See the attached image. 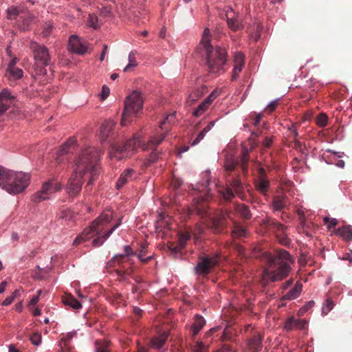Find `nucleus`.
<instances>
[{
    "label": "nucleus",
    "mask_w": 352,
    "mask_h": 352,
    "mask_svg": "<svg viewBox=\"0 0 352 352\" xmlns=\"http://www.w3.org/2000/svg\"><path fill=\"white\" fill-rule=\"evenodd\" d=\"M254 256L259 257L265 264L262 273L261 283L266 285L270 282L280 281L288 276L294 263V259L285 250H279L274 255L267 252H261Z\"/></svg>",
    "instance_id": "nucleus-1"
},
{
    "label": "nucleus",
    "mask_w": 352,
    "mask_h": 352,
    "mask_svg": "<svg viewBox=\"0 0 352 352\" xmlns=\"http://www.w3.org/2000/svg\"><path fill=\"white\" fill-rule=\"evenodd\" d=\"M113 217V212L111 209L104 210L102 214L91 223L90 226L84 229L83 232L75 239L73 243L74 245H78L89 240L96 235H101L100 237H98L92 241V244L94 247L100 246L121 224V219H118L117 223L109 230L104 232L108 224L112 221Z\"/></svg>",
    "instance_id": "nucleus-2"
},
{
    "label": "nucleus",
    "mask_w": 352,
    "mask_h": 352,
    "mask_svg": "<svg viewBox=\"0 0 352 352\" xmlns=\"http://www.w3.org/2000/svg\"><path fill=\"white\" fill-rule=\"evenodd\" d=\"M166 135V133L161 134L155 133L150 137L146 144H143L141 139L136 136L128 140L123 145L113 144L111 145V150L109 151V157L111 159L114 158L117 160H120L129 157L131 152L135 151L141 146L143 150L153 149L162 142L165 139Z\"/></svg>",
    "instance_id": "nucleus-3"
},
{
    "label": "nucleus",
    "mask_w": 352,
    "mask_h": 352,
    "mask_svg": "<svg viewBox=\"0 0 352 352\" xmlns=\"http://www.w3.org/2000/svg\"><path fill=\"white\" fill-rule=\"evenodd\" d=\"M100 156L101 152L99 149L93 146H87L81 151L76 160L75 171L79 173L80 175L85 173L91 175V178L86 186L87 190L100 174Z\"/></svg>",
    "instance_id": "nucleus-4"
},
{
    "label": "nucleus",
    "mask_w": 352,
    "mask_h": 352,
    "mask_svg": "<svg viewBox=\"0 0 352 352\" xmlns=\"http://www.w3.org/2000/svg\"><path fill=\"white\" fill-rule=\"evenodd\" d=\"M209 34L210 30L206 28L201 39V43L206 51L208 71L214 74L223 73L227 63V52L225 48L219 46L213 47L210 44Z\"/></svg>",
    "instance_id": "nucleus-5"
},
{
    "label": "nucleus",
    "mask_w": 352,
    "mask_h": 352,
    "mask_svg": "<svg viewBox=\"0 0 352 352\" xmlns=\"http://www.w3.org/2000/svg\"><path fill=\"white\" fill-rule=\"evenodd\" d=\"M29 180L28 174L6 170L0 166V187L10 194L22 192L28 186Z\"/></svg>",
    "instance_id": "nucleus-6"
},
{
    "label": "nucleus",
    "mask_w": 352,
    "mask_h": 352,
    "mask_svg": "<svg viewBox=\"0 0 352 352\" xmlns=\"http://www.w3.org/2000/svg\"><path fill=\"white\" fill-rule=\"evenodd\" d=\"M218 194L221 199L227 202L231 201L235 195L243 199L244 186L239 177L236 176L228 180L226 187L218 189Z\"/></svg>",
    "instance_id": "nucleus-7"
},
{
    "label": "nucleus",
    "mask_w": 352,
    "mask_h": 352,
    "mask_svg": "<svg viewBox=\"0 0 352 352\" xmlns=\"http://www.w3.org/2000/svg\"><path fill=\"white\" fill-rule=\"evenodd\" d=\"M143 107V98L142 93L138 91H133L126 98L124 109L122 113V125H125L128 118L137 116Z\"/></svg>",
    "instance_id": "nucleus-8"
},
{
    "label": "nucleus",
    "mask_w": 352,
    "mask_h": 352,
    "mask_svg": "<svg viewBox=\"0 0 352 352\" xmlns=\"http://www.w3.org/2000/svg\"><path fill=\"white\" fill-rule=\"evenodd\" d=\"M30 47L34 54L37 73L45 75L46 74L45 67L49 65L51 61V56L48 49L45 45H40L34 41L30 43Z\"/></svg>",
    "instance_id": "nucleus-9"
},
{
    "label": "nucleus",
    "mask_w": 352,
    "mask_h": 352,
    "mask_svg": "<svg viewBox=\"0 0 352 352\" xmlns=\"http://www.w3.org/2000/svg\"><path fill=\"white\" fill-rule=\"evenodd\" d=\"M130 256H136L137 252H134L132 248L129 245L124 246V254H119L115 256L111 262L118 263V264L121 267V270H117V274L121 277L123 278L124 274H130L132 270H131V266L133 264V262L131 258L129 257Z\"/></svg>",
    "instance_id": "nucleus-10"
},
{
    "label": "nucleus",
    "mask_w": 352,
    "mask_h": 352,
    "mask_svg": "<svg viewBox=\"0 0 352 352\" xmlns=\"http://www.w3.org/2000/svg\"><path fill=\"white\" fill-rule=\"evenodd\" d=\"M62 188L61 184L54 178L50 179L44 182L41 189L32 196V200L34 202H41L43 200L48 199L50 195L60 190Z\"/></svg>",
    "instance_id": "nucleus-11"
},
{
    "label": "nucleus",
    "mask_w": 352,
    "mask_h": 352,
    "mask_svg": "<svg viewBox=\"0 0 352 352\" xmlns=\"http://www.w3.org/2000/svg\"><path fill=\"white\" fill-rule=\"evenodd\" d=\"M219 258L218 255H204L199 257L195 267V272L198 276H205L210 274L218 265Z\"/></svg>",
    "instance_id": "nucleus-12"
},
{
    "label": "nucleus",
    "mask_w": 352,
    "mask_h": 352,
    "mask_svg": "<svg viewBox=\"0 0 352 352\" xmlns=\"http://www.w3.org/2000/svg\"><path fill=\"white\" fill-rule=\"evenodd\" d=\"M227 219L232 220L230 212L219 211L211 217L208 226L214 233H221L227 227Z\"/></svg>",
    "instance_id": "nucleus-13"
},
{
    "label": "nucleus",
    "mask_w": 352,
    "mask_h": 352,
    "mask_svg": "<svg viewBox=\"0 0 352 352\" xmlns=\"http://www.w3.org/2000/svg\"><path fill=\"white\" fill-rule=\"evenodd\" d=\"M82 183V175L74 170L65 188L69 197H76L81 191Z\"/></svg>",
    "instance_id": "nucleus-14"
},
{
    "label": "nucleus",
    "mask_w": 352,
    "mask_h": 352,
    "mask_svg": "<svg viewBox=\"0 0 352 352\" xmlns=\"http://www.w3.org/2000/svg\"><path fill=\"white\" fill-rule=\"evenodd\" d=\"M268 226L274 229L277 233L276 236L279 243L285 246H287L290 244V239L287 237L285 234L287 227L280 223L276 219H269Z\"/></svg>",
    "instance_id": "nucleus-15"
},
{
    "label": "nucleus",
    "mask_w": 352,
    "mask_h": 352,
    "mask_svg": "<svg viewBox=\"0 0 352 352\" xmlns=\"http://www.w3.org/2000/svg\"><path fill=\"white\" fill-rule=\"evenodd\" d=\"M68 50L77 54H85L87 52V42L76 35H72L69 39Z\"/></svg>",
    "instance_id": "nucleus-16"
},
{
    "label": "nucleus",
    "mask_w": 352,
    "mask_h": 352,
    "mask_svg": "<svg viewBox=\"0 0 352 352\" xmlns=\"http://www.w3.org/2000/svg\"><path fill=\"white\" fill-rule=\"evenodd\" d=\"M16 98L8 89H3L0 93V115L4 113L9 108L16 104Z\"/></svg>",
    "instance_id": "nucleus-17"
},
{
    "label": "nucleus",
    "mask_w": 352,
    "mask_h": 352,
    "mask_svg": "<svg viewBox=\"0 0 352 352\" xmlns=\"http://www.w3.org/2000/svg\"><path fill=\"white\" fill-rule=\"evenodd\" d=\"M76 144V140L74 138H70L64 144H63L57 153L56 163L60 164L64 162L63 157L68 153L72 152Z\"/></svg>",
    "instance_id": "nucleus-18"
},
{
    "label": "nucleus",
    "mask_w": 352,
    "mask_h": 352,
    "mask_svg": "<svg viewBox=\"0 0 352 352\" xmlns=\"http://www.w3.org/2000/svg\"><path fill=\"white\" fill-rule=\"evenodd\" d=\"M255 190L263 195L267 197L270 190V183L267 177H258L254 182Z\"/></svg>",
    "instance_id": "nucleus-19"
},
{
    "label": "nucleus",
    "mask_w": 352,
    "mask_h": 352,
    "mask_svg": "<svg viewBox=\"0 0 352 352\" xmlns=\"http://www.w3.org/2000/svg\"><path fill=\"white\" fill-rule=\"evenodd\" d=\"M306 325L307 322L305 320L290 317L285 322L284 328L287 331H292L294 329H303Z\"/></svg>",
    "instance_id": "nucleus-20"
},
{
    "label": "nucleus",
    "mask_w": 352,
    "mask_h": 352,
    "mask_svg": "<svg viewBox=\"0 0 352 352\" xmlns=\"http://www.w3.org/2000/svg\"><path fill=\"white\" fill-rule=\"evenodd\" d=\"M302 283L300 281H298L292 289L282 296L281 299L287 300H294L299 296L302 292Z\"/></svg>",
    "instance_id": "nucleus-21"
},
{
    "label": "nucleus",
    "mask_w": 352,
    "mask_h": 352,
    "mask_svg": "<svg viewBox=\"0 0 352 352\" xmlns=\"http://www.w3.org/2000/svg\"><path fill=\"white\" fill-rule=\"evenodd\" d=\"M115 126V123L112 120L104 121L100 128V135L102 141H105L111 135Z\"/></svg>",
    "instance_id": "nucleus-22"
},
{
    "label": "nucleus",
    "mask_w": 352,
    "mask_h": 352,
    "mask_svg": "<svg viewBox=\"0 0 352 352\" xmlns=\"http://www.w3.org/2000/svg\"><path fill=\"white\" fill-rule=\"evenodd\" d=\"M134 173V170L133 169H126L125 170L118 178L116 182V188L118 190L121 189L126 183L129 182V180H131L133 178V175Z\"/></svg>",
    "instance_id": "nucleus-23"
},
{
    "label": "nucleus",
    "mask_w": 352,
    "mask_h": 352,
    "mask_svg": "<svg viewBox=\"0 0 352 352\" xmlns=\"http://www.w3.org/2000/svg\"><path fill=\"white\" fill-rule=\"evenodd\" d=\"M207 92V88L206 86L196 89L191 94H189L186 100V104L189 106L193 104V103L198 99L201 98Z\"/></svg>",
    "instance_id": "nucleus-24"
},
{
    "label": "nucleus",
    "mask_w": 352,
    "mask_h": 352,
    "mask_svg": "<svg viewBox=\"0 0 352 352\" xmlns=\"http://www.w3.org/2000/svg\"><path fill=\"white\" fill-rule=\"evenodd\" d=\"M263 338L261 335L256 334L252 336L248 341V347L252 352H259L262 349Z\"/></svg>",
    "instance_id": "nucleus-25"
},
{
    "label": "nucleus",
    "mask_w": 352,
    "mask_h": 352,
    "mask_svg": "<svg viewBox=\"0 0 352 352\" xmlns=\"http://www.w3.org/2000/svg\"><path fill=\"white\" fill-rule=\"evenodd\" d=\"M195 321L192 324L191 329L192 331V337H195L199 331L204 327L206 324V320L203 316L201 315L197 314L195 316Z\"/></svg>",
    "instance_id": "nucleus-26"
},
{
    "label": "nucleus",
    "mask_w": 352,
    "mask_h": 352,
    "mask_svg": "<svg viewBox=\"0 0 352 352\" xmlns=\"http://www.w3.org/2000/svg\"><path fill=\"white\" fill-rule=\"evenodd\" d=\"M336 234L342 238L346 241L352 240V226L350 225L339 228L336 231Z\"/></svg>",
    "instance_id": "nucleus-27"
},
{
    "label": "nucleus",
    "mask_w": 352,
    "mask_h": 352,
    "mask_svg": "<svg viewBox=\"0 0 352 352\" xmlns=\"http://www.w3.org/2000/svg\"><path fill=\"white\" fill-rule=\"evenodd\" d=\"M235 211L240 214V216L245 219H250L252 217V214L250 210L249 206H246L243 204H236L234 207Z\"/></svg>",
    "instance_id": "nucleus-28"
},
{
    "label": "nucleus",
    "mask_w": 352,
    "mask_h": 352,
    "mask_svg": "<svg viewBox=\"0 0 352 352\" xmlns=\"http://www.w3.org/2000/svg\"><path fill=\"white\" fill-rule=\"evenodd\" d=\"M110 341L98 339L95 341V352H110Z\"/></svg>",
    "instance_id": "nucleus-29"
},
{
    "label": "nucleus",
    "mask_w": 352,
    "mask_h": 352,
    "mask_svg": "<svg viewBox=\"0 0 352 352\" xmlns=\"http://www.w3.org/2000/svg\"><path fill=\"white\" fill-rule=\"evenodd\" d=\"M287 204L285 195L276 196L272 200V206L275 210H280L283 209Z\"/></svg>",
    "instance_id": "nucleus-30"
},
{
    "label": "nucleus",
    "mask_w": 352,
    "mask_h": 352,
    "mask_svg": "<svg viewBox=\"0 0 352 352\" xmlns=\"http://www.w3.org/2000/svg\"><path fill=\"white\" fill-rule=\"evenodd\" d=\"M63 302L65 305H69L75 309H78L82 307L80 302L72 295H65L63 298Z\"/></svg>",
    "instance_id": "nucleus-31"
},
{
    "label": "nucleus",
    "mask_w": 352,
    "mask_h": 352,
    "mask_svg": "<svg viewBox=\"0 0 352 352\" xmlns=\"http://www.w3.org/2000/svg\"><path fill=\"white\" fill-rule=\"evenodd\" d=\"M214 122L211 121L208 123V124L204 128V129L197 135V138L192 141V145L195 146L201 140L204 139L206 134L211 130V129L214 126Z\"/></svg>",
    "instance_id": "nucleus-32"
},
{
    "label": "nucleus",
    "mask_w": 352,
    "mask_h": 352,
    "mask_svg": "<svg viewBox=\"0 0 352 352\" xmlns=\"http://www.w3.org/2000/svg\"><path fill=\"white\" fill-rule=\"evenodd\" d=\"M7 71L9 75L14 79H19L23 77V70L14 66V63L9 64Z\"/></svg>",
    "instance_id": "nucleus-33"
},
{
    "label": "nucleus",
    "mask_w": 352,
    "mask_h": 352,
    "mask_svg": "<svg viewBox=\"0 0 352 352\" xmlns=\"http://www.w3.org/2000/svg\"><path fill=\"white\" fill-rule=\"evenodd\" d=\"M234 226L232 230V236L234 238L243 237L247 235V230L234 221Z\"/></svg>",
    "instance_id": "nucleus-34"
},
{
    "label": "nucleus",
    "mask_w": 352,
    "mask_h": 352,
    "mask_svg": "<svg viewBox=\"0 0 352 352\" xmlns=\"http://www.w3.org/2000/svg\"><path fill=\"white\" fill-rule=\"evenodd\" d=\"M249 162V150L243 148L241 157V168L243 174L248 172V164Z\"/></svg>",
    "instance_id": "nucleus-35"
},
{
    "label": "nucleus",
    "mask_w": 352,
    "mask_h": 352,
    "mask_svg": "<svg viewBox=\"0 0 352 352\" xmlns=\"http://www.w3.org/2000/svg\"><path fill=\"white\" fill-rule=\"evenodd\" d=\"M136 52L133 51L131 52L129 54V63L124 67V72H127L131 70V68L135 67L138 65V63L136 60L135 58Z\"/></svg>",
    "instance_id": "nucleus-36"
},
{
    "label": "nucleus",
    "mask_w": 352,
    "mask_h": 352,
    "mask_svg": "<svg viewBox=\"0 0 352 352\" xmlns=\"http://www.w3.org/2000/svg\"><path fill=\"white\" fill-rule=\"evenodd\" d=\"M238 164V162L233 157H227L224 162V168L227 172H232Z\"/></svg>",
    "instance_id": "nucleus-37"
},
{
    "label": "nucleus",
    "mask_w": 352,
    "mask_h": 352,
    "mask_svg": "<svg viewBox=\"0 0 352 352\" xmlns=\"http://www.w3.org/2000/svg\"><path fill=\"white\" fill-rule=\"evenodd\" d=\"M195 210L197 213L201 217H206L208 214V206L206 203L204 201L196 204Z\"/></svg>",
    "instance_id": "nucleus-38"
},
{
    "label": "nucleus",
    "mask_w": 352,
    "mask_h": 352,
    "mask_svg": "<svg viewBox=\"0 0 352 352\" xmlns=\"http://www.w3.org/2000/svg\"><path fill=\"white\" fill-rule=\"evenodd\" d=\"M228 27L233 31L236 32L243 28L241 22L235 19L228 18L227 20Z\"/></svg>",
    "instance_id": "nucleus-39"
},
{
    "label": "nucleus",
    "mask_w": 352,
    "mask_h": 352,
    "mask_svg": "<svg viewBox=\"0 0 352 352\" xmlns=\"http://www.w3.org/2000/svg\"><path fill=\"white\" fill-rule=\"evenodd\" d=\"M209 108V106L202 101L198 107L193 111L192 115L195 117H200L202 116Z\"/></svg>",
    "instance_id": "nucleus-40"
},
{
    "label": "nucleus",
    "mask_w": 352,
    "mask_h": 352,
    "mask_svg": "<svg viewBox=\"0 0 352 352\" xmlns=\"http://www.w3.org/2000/svg\"><path fill=\"white\" fill-rule=\"evenodd\" d=\"M245 56L241 52H236L234 58V66L243 67Z\"/></svg>",
    "instance_id": "nucleus-41"
},
{
    "label": "nucleus",
    "mask_w": 352,
    "mask_h": 352,
    "mask_svg": "<svg viewBox=\"0 0 352 352\" xmlns=\"http://www.w3.org/2000/svg\"><path fill=\"white\" fill-rule=\"evenodd\" d=\"M47 273V271L41 269L39 266H36L32 273V276L34 278L36 279H43L45 278V274Z\"/></svg>",
    "instance_id": "nucleus-42"
},
{
    "label": "nucleus",
    "mask_w": 352,
    "mask_h": 352,
    "mask_svg": "<svg viewBox=\"0 0 352 352\" xmlns=\"http://www.w3.org/2000/svg\"><path fill=\"white\" fill-rule=\"evenodd\" d=\"M146 246L145 245H142L141 248L140 249L139 253H137V257L142 263H147L148 261H150L152 258L151 256H149L146 258H144V256L146 255Z\"/></svg>",
    "instance_id": "nucleus-43"
},
{
    "label": "nucleus",
    "mask_w": 352,
    "mask_h": 352,
    "mask_svg": "<svg viewBox=\"0 0 352 352\" xmlns=\"http://www.w3.org/2000/svg\"><path fill=\"white\" fill-rule=\"evenodd\" d=\"M54 29V24L51 21H47L45 23L43 26V30L42 31V34L45 37H47L50 35L52 30Z\"/></svg>",
    "instance_id": "nucleus-44"
},
{
    "label": "nucleus",
    "mask_w": 352,
    "mask_h": 352,
    "mask_svg": "<svg viewBox=\"0 0 352 352\" xmlns=\"http://www.w3.org/2000/svg\"><path fill=\"white\" fill-rule=\"evenodd\" d=\"M87 24L94 29H97L99 27L98 16L95 14H89Z\"/></svg>",
    "instance_id": "nucleus-45"
},
{
    "label": "nucleus",
    "mask_w": 352,
    "mask_h": 352,
    "mask_svg": "<svg viewBox=\"0 0 352 352\" xmlns=\"http://www.w3.org/2000/svg\"><path fill=\"white\" fill-rule=\"evenodd\" d=\"M160 159V154L156 150H154L146 160V165L150 166L151 164L156 162Z\"/></svg>",
    "instance_id": "nucleus-46"
},
{
    "label": "nucleus",
    "mask_w": 352,
    "mask_h": 352,
    "mask_svg": "<svg viewBox=\"0 0 352 352\" xmlns=\"http://www.w3.org/2000/svg\"><path fill=\"white\" fill-rule=\"evenodd\" d=\"M334 306L333 300L331 299H327L322 306V313L324 315L327 314Z\"/></svg>",
    "instance_id": "nucleus-47"
},
{
    "label": "nucleus",
    "mask_w": 352,
    "mask_h": 352,
    "mask_svg": "<svg viewBox=\"0 0 352 352\" xmlns=\"http://www.w3.org/2000/svg\"><path fill=\"white\" fill-rule=\"evenodd\" d=\"M328 118L325 113H320L316 118V124L320 127H324L327 124Z\"/></svg>",
    "instance_id": "nucleus-48"
},
{
    "label": "nucleus",
    "mask_w": 352,
    "mask_h": 352,
    "mask_svg": "<svg viewBox=\"0 0 352 352\" xmlns=\"http://www.w3.org/2000/svg\"><path fill=\"white\" fill-rule=\"evenodd\" d=\"M19 14V11L15 7H11L7 10V17L10 20L16 19Z\"/></svg>",
    "instance_id": "nucleus-49"
},
{
    "label": "nucleus",
    "mask_w": 352,
    "mask_h": 352,
    "mask_svg": "<svg viewBox=\"0 0 352 352\" xmlns=\"http://www.w3.org/2000/svg\"><path fill=\"white\" fill-rule=\"evenodd\" d=\"M166 338H153L151 341V343H152V346L153 347L155 348V349H161L165 342H166Z\"/></svg>",
    "instance_id": "nucleus-50"
},
{
    "label": "nucleus",
    "mask_w": 352,
    "mask_h": 352,
    "mask_svg": "<svg viewBox=\"0 0 352 352\" xmlns=\"http://www.w3.org/2000/svg\"><path fill=\"white\" fill-rule=\"evenodd\" d=\"M289 130L290 133H292V137L294 138V141L295 142V144H299L300 142L297 140V137L298 135V131H297V126L296 124H292L289 128Z\"/></svg>",
    "instance_id": "nucleus-51"
},
{
    "label": "nucleus",
    "mask_w": 352,
    "mask_h": 352,
    "mask_svg": "<svg viewBox=\"0 0 352 352\" xmlns=\"http://www.w3.org/2000/svg\"><path fill=\"white\" fill-rule=\"evenodd\" d=\"M219 96V91L214 90L212 93L204 100L209 107L211 105L213 100Z\"/></svg>",
    "instance_id": "nucleus-52"
},
{
    "label": "nucleus",
    "mask_w": 352,
    "mask_h": 352,
    "mask_svg": "<svg viewBox=\"0 0 352 352\" xmlns=\"http://www.w3.org/2000/svg\"><path fill=\"white\" fill-rule=\"evenodd\" d=\"M219 96V91L214 90L212 93L204 100L209 107L211 105L213 100Z\"/></svg>",
    "instance_id": "nucleus-53"
},
{
    "label": "nucleus",
    "mask_w": 352,
    "mask_h": 352,
    "mask_svg": "<svg viewBox=\"0 0 352 352\" xmlns=\"http://www.w3.org/2000/svg\"><path fill=\"white\" fill-rule=\"evenodd\" d=\"M324 222L327 224V228L331 229L332 228H334L336 226L338 225V221L336 219L334 218H329V217H324Z\"/></svg>",
    "instance_id": "nucleus-54"
},
{
    "label": "nucleus",
    "mask_w": 352,
    "mask_h": 352,
    "mask_svg": "<svg viewBox=\"0 0 352 352\" xmlns=\"http://www.w3.org/2000/svg\"><path fill=\"white\" fill-rule=\"evenodd\" d=\"M30 340L34 345L38 346L41 342V334L40 333H34L31 337Z\"/></svg>",
    "instance_id": "nucleus-55"
},
{
    "label": "nucleus",
    "mask_w": 352,
    "mask_h": 352,
    "mask_svg": "<svg viewBox=\"0 0 352 352\" xmlns=\"http://www.w3.org/2000/svg\"><path fill=\"white\" fill-rule=\"evenodd\" d=\"M208 346H206L202 342H197L195 346V352H207Z\"/></svg>",
    "instance_id": "nucleus-56"
},
{
    "label": "nucleus",
    "mask_w": 352,
    "mask_h": 352,
    "mask_svg": "<svg viewBox=\"0 0 352 352\" xmlns=\"http://www.w3.org/2000/svg\"><path fill=\"white\" fill-rule=\"evenodd\" d=\"M188 239V237L186 236V237H184V238H181L180 239V245L179 247H174V248H171L170 247V249L175 253H177L178 252H179L184 246V244L186 243V241Z\"/></svg>",
    "instance_id": "nucleus-57"
},
{
    "label": "nucleus",
    "mask_w": 352,
    "mask_h": 352,
    "mask_svg": "<svg viewBox=\"0 0 352 352\" xmlns=\"http://www.w3.org/2000/svg\"><path fill=\"white\" fill-rule=\"evenodd\" d=\"M242 69L243 67L234 66L231 76V80L232 81L236 80L238 78L239 74L242 71Z\"/></svg>",
    "instance_id": "nucleus-58"
},
{
    "label": "nucleus",
    "mask_w": 352,
    "mask_h": 352,
    "mask_svg": "<svg viewBox=\"0 0 352 352\" xmlns=\"http://www.w3.org/2000/svg\"><path fill=\"white\" fill-rule=\"evenodd\" d=\"M19 292L18 290H15L14 292L13 293V295L11 296H8L2 302V305L3 306H8L9 305H10L12 301L14 300L16 294Z\"/></svg>",
    "instance_id": "nucleus-59"
},
{
    "label": "nucleus",
    "mask_w": 352,
    "mask_h": 352,
    "mask_svg": "<svg viewBox=\"0 0 352 352\" xmlns=\"http://www.w3.org/2000/svg\"><path fill=\"white\" fill-rule=\"evenodd\" d=\"M110 89L108 87L104 85L102 88V92H101V100H105L109 95Z\"/></svg>",
    "instance_id": "nucleus-60"
},
{
    "label": "nucleus",
    "mask_w": 352,
    "mask_h": 352,
    "mask_svg": "<svg viewBox=\"0 0 352 352\" xmlns=\"http://www.w3.org/2000/svg\"><path fill=\"white\" fill-rule=\"evenodd\" d=\"M273 139L271 137H265L262 142V146L263 148H270L272 144Z\"/></svg>",
    "instance_id": "nucleus-61"
},
{
    "label": "nucleus",
    "mask_w": 352,
    "mask_h": 352,
    "mask_svg": "<svg viewBox=\"0 0 352 352\" xmlns=\"http://www.w3.org/2000/svg\"><path fill=\"white\" fill-rule=\"evenodd\" d=\"M278 104V100H274L269 104V105L267 107V110L269 111L270 113L276 109Z\"/></svg>",
    "instance_id": "nucleus-62"
},
{
    "label": "nucleus",
    "mask_w": 352,
    "mask_h": 352,
    "mask_svg": "<svg viewBox=\"0 0 352 352\" xmlns=\"http://www.w3.org/2000/svg\"><path fill=\"white\" fill-rule=\"evenodd\" d=\"M262 117H263V115L261 113H259V114H257L255 116V117L253 120V122H252V124L254 126L257 127L259 125Z\"/></svg>",
    "instance_id": "nucleus-63"
},
{
    "label": "nucleus",
    "mask_w": 352,
    "mask_h": 352,
    "mask_svg": "<svg viewBox=\"0 0 352 352\" xmlns=\"http://www.w3.org/2000/svg\"><path fill=\"white\" fill-rule=\"evenodd\" d=\"M232 350L231 346L228 344H223L217 352H230Z\"/></svg>",
    "instance_id": "nucleus-64"
}]
</instances>
